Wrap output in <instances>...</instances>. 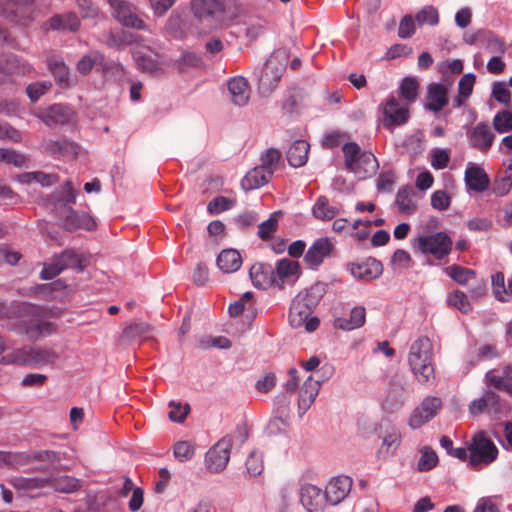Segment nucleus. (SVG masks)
I'll list each match as a JSON object with an SVG mask.
<instances>
[{"mask_svg":"<svg viewBox=\"0 0 512 512\" xmlns=\"http://www.w3.org/2000/svg\"><path fill=\"white\" fill-rule=\"evenodd\" d=\"M448 90L439 83H430L427 86V103L425 108L433 112H439L448 103Z\"/></svg>","mask_w":512,"mask_h":512,"instance_id":"23","label":"nucleus"},{"mask_svg":"<svg viewBox=\"0 0 512 512\" xmlns=\"http://www.w3.org/2000/svg\"><path fill=\"white\" fill-rule=\"evenodd\" d=\"M452 239L445 232H436L430 235H419L413 243L415 250L422 254H430L436 260H442L452 250Z\"/></svg>","mask_w":512,"mask_h":512,"instance_id":"6","label":"nucleus"},{"mask_svg":"<svg viewBox=\"0 0 512 512\" xmlns=\"http://www.w3.org/2000/svg\"><path fill=\"white\" fill-rule=\"evenodd\" d=\"M488 385L493 386L497 390H504L512 394V367L506 366L502 370V375H496L493 371H489L485 375Z\"/></svg>","mask_w":512,"mask_h":512,"instance_id":"38","label":"nucleus"},{"mask_svg":"<svg viewBox=\"0 0 512 512\" xmlns=\"http://www.w3.org/2000/svg\"><path fill=\"white\" fill-rule=\"evenodd\" d=\"M310 145L305 140L294 141L287 151V160L293 167L303 166L308 159Z\"/></svg>","mask_w":512,"mask_h":512,"instance_id":"35","label":"nucleus"},{"mask_svg":"<svg viewBox=\"0 0 512 512\" xmlns=\"http://www.w3.org/2000/svg\"><path fill=\"white\" fill-rule=\"evenodd\" d=\"M54 323L48 321H31L26 327V334L30 339H38L45 335H50L56 331Z\"/></svg>","mask_w":512,"mask_h":512,"instance_id":"45","label":"nucleus"},{"mask_svg":"<svg viewBox=\"0 0 512 512\" xmlns=\"http://www.w3.org/2000/svg\"><path fill=\"white\" fill-rule=\"evenodd\" d=\"M421 453L422 455L418 462V470L429 471L433 469L438 463L437 454L430 447H424Z\"/></svg>","mask_w":512,"mask_h":512,"instance_id":"60","label":"nucleus"},{"mask_svg":"<svg viewBox=\"0 0 512 512\" xmlns=\"http://www.w3.org/2000/svg\"><path fill=\"white\" fill-rule=\"evenodd\" d=\"M419 83L414 77H405L400 85V94L407 101V104L416 100L418 96Z\"/></svg>","mask_w":512,"mask_h":512,"instance_id":"52","label":"nucleus"},{"mask_svg":"<svg viewBox=\"0 0 512 512\" xmlns=\"http://www.w3.org/2000/svg\"><path fill=\"white\" fill-rule=\"evenodd\" d=\"M202 58L194 52H184L178 59L174 61V67L179 71L187 68H197L203 66Z\"/></svg>","mask_w":512,"mask_h":512,"instance_id":"51","label":"nucleus"},{"mask_svg":"<svg viewBox=\"0 0 512 512\" xmlns=\"http://www.w3.org/2000/svg\"><path fill=\"white\" fill-rule=\"evenodd\" d=\"M400 444V435L396 432L390 433L383 438V443L378 451L379 457L384 459L392 456Z\"/></svg>","mask_w":512,"mask_h":512,"instance_id":"54","label":"nucleus"},{"mask_svg":"<svg viewBox=\"0 0 512 512\" xmlns=\"http://www.w3.org/2000/svg\"><path fill=\"white\" fill-rule=\"evenodd\" d=\"M414 194L415 191L411 186H405L397 192L396 204L402 213L410 215L417 210V204L413 200Z\"/></svg>","mask_w":512,"mask_h":512,"instance_id":"41","label":"nucleus"},{"mask_svg":"<svg viewBox=\"0 0 512 512\" xmlns=\"http://www.w3.org/2000/svg\"><path fill=\"white\" fill-rule=\"evenodd\" d=\"M8 483L24 495H30L34 490L47 487V480L45 478H26L15 476L10 478Z\"/></svg>","mask_w":512,"mask_h":512,"instance_id":"34","label":"nucleus"},{"mask_svg":"<svg viewBox=\"0 0 512 512\" xmlns=\"http://www.w3.org/2000/svg\"><path fill=\"white\" fill-rule=\"evenodd\" d=\"M486 50L495 55H504L506 52V46L503 39L497 37L492 32L487 31L483 42Z\"/></svg>","mask_w":512,"mask_h":512,"instance_id":"56","label":"nucleus"},{"mask_svg":"<svg viewBox=\"0 0 512 512\" xmlns=\"http://www.w3.org/2000/svg\"><path fill=\"white\" fill-rule=\"evenodd\" d=\"M52 87L51 82H36L27 86L26 92L32 102H36L42 95Z\"/></svg>","mask_w":512,"mask_h":512,"instance_id":"64","label":"nucleus"},{"mask_svg":"<svg viewBox=\"0 0 512 512\" xmlns=\"http://www.w3.org/2000/svg\"><path fill=\"white\" fill-rule=\"evenodd\" d=\"M88 265L89 255L80 253L75 249H65L61 254L53 257L51 264L42 269L41 278L52 279L68 268L81 272Z\"/></svg>","mask_w":512,"mask_h":512,"instance_id":"4","label":"nucleus"},{"mask_svg":"<svg viewBox=\"0 0 512 512\" xmlns=\"http://www.w3.org/2000/svg\"><path fill=\"white\" fill-rule=\"evenodd\" d=\"M320 389V382L311 376L307 378L299 391L298 409L301 414L305 413L314 402Z\"/></svg>","mask_w":512,"mask_h":512,"instance_id":"27","label":"nucleus"},{"mask_svg":"<svg viewBox=\"0 0 512 512\" xmlns=\"http://www.w3.org/2000/svg\"><path fill=\"white\" fill-rule=\"evenodd\" d=\"M448 275L458 284L465 285L471 278L475 277V271L459 265H452L445 269Z\"/></svg>","mask_w":512,"mask_h":512,"instance_id":"55","label":"nucleus"},{"mask_svg":"<svg viewBox=\"0 0 512 512\" xmlns=\"http://www.w3.org/2000/svg\"><path fill=\"white\" fill-rule=\"evenodd\" d=\"M469 463L476 467L480 464L488 465L492 463L498 455V449L495 444L486 436L484 431L476 433L469 447Z\"/></svg>","mask_w":512,"mask_h":512,"instance_id":"7","label":"nucleus"},{"mask_svg":"<svg viewBox=\"0 0 512 512\" xmlns=\"http://www.w3.org/2000/svg\"><path fill=\"white\" fill-rule=\"evenodd\" d=\"M45 479L47 480V487H51L54 491L60 493H74L82 487L81 480L68 475Z\"/></svg>","mask_w":512,"mask_h":512,"instance_id":"33","label":"nucleus"},{"mask_svg":"<svg viewBox=\"0 0 512 512\" xmlns=\"http://www.w3.org/2000/svg\"><path fill=\"white\" fill-rule=\"evenodd\" d=\"M55 211L62 227L67 231H75L77 229L92 230L96 226L94 219L89 214H79L69 205L61 204L60 206H55Z\"/></svg>","mask_w":512,"mask_h":512,"instance_id":"9","label":"nucleus"},{"mask_svg":"<svg viewBox=\"0 0 512 512\" xmlns=\"http://www.w3.org/2000/svg\"><path fill=\"white\" fill-rule=\"evenodd\" d=\"M312 212L317 219L326 221L333 219L339 214V210L334 206H330L329 200L325 196H320L317 199Z\"/></svg>","mask_w":512,"mask_h":512,"instance_id":"44","label":"nucleus"},{"mask_svg":"<svg viewBox=\"0 0 512 512\" xmlns=\"http://www.w3.org/2000/svg\"><path fill=\"white\" fill-rule=\"evenodd\" d=\"M74 117V112L67 106L57 104L49 107L42 115V121L49 127L69 123Z\"/></svg>","mask_w":512,"mask_h":512,"instance_id":"22","label":"nucleus"},{"mask_svg":"<svg viewBox=\"0 0 512 512\" xmlns=\"http://www.w3.org/2000/svg\"><path fill=\"white\" fill-rule=\"evenodd\" d=\"M313 309L307 307V304L301 302L296 297L292 301L289 312V323L293 328L301 326L305 327L307 332L315 331L319 326V319L317 317H310Z\"/></svg>","mask_w":512,"mask_h":512,"instance_id":"12","label":"nucleus"},{"mask_svg":"<svg viewBox=\"0 0 512 512\" xmlns=\"http://www.w3.org/2000/svg\"><path fill=\"white\" fill-rule=\"evenodd\" d=\"M32 2L33 0H0V13L25 26L33 19Z\"/></svg>","mask_w":512,"mask_h":512,"instance_id":"11","label":"nucleus"},{"mask_svg":"<svg viewBox=\"0 0 512 512\" xmlns=\"http://www.w3.org/2000/svg\"><path fill=\"white\" fill-rule=\"evenodd\" d=\"M352 487V479L348 476L333 478L326 486L325 496L328 502L336 505L343 501L349 494Z\"/></svg>","mask_w":512,"mask_h":512,"instance_id":"17","label":"nucleus"},{"mask_svg":"<svg viewBox=\"0 0 512 512\" xmlns=\"http://www.w3.org/2000/svg\"><path fill=\"white\" fill-rule=\"evenodd\" d=\"M19 180L22 183H32L37 182L42 186H50L58 181V177L54 174H47L41 171L38 172H29L23 173L19 176Z\"/></svg>","mask_w":512,"mask_h":512,"instance_id":"50","label":"nucleus"},{"mask_svg":"<svg viewBox=\"0 0 512 512\" xmlns=\"http://www.w3.org/2000/svg\"><path fill=\"white\" fill-rule=\"evenodd\" d=\"M228 90L235 105L244 106L248 103L251 95V89L244 77L237 76L230 79L228 82Z\"/></svg>","mask_w":512,"mask_h":512,"instance_id":"25","label":"nucleus"},{"mask_svg":"<svg viewBox=\"0 0 512 512\" xmlns=\"http://www.w3.org/2000/svg\"><path fill=\"white\" fill-rule=\"evenodd\" d=\"M48 24L53 30L76 32L80 26L78 17L74 13L57 14L51 17Z\"/></svg>","mask_w":512,"mask_h":512,"instance_id":"39","label":"nucleus"},{"mask_svg":"<svg viewBox=\"0 0 512 512\" xmlns=\"http://www.w3.org/2000/svg\"><path fill=\"white\" fill-rule=\"evenodd\" d=\"M342 151L344 153V165L348 171L355 170V165L360 157L362 156V152L360 146L355 142L345 143L342 147Z\"/></svg>","mask_w":512,"mask_h":512,"instance_id":"48","label":"nucleus"},{"mask_svg":"<svg viewBox=\"0 0 512 512\" xmlns=\"http://www.w3.org/2000/svg\"><path fill=\"white\" fill-rule=\"evenodd\" d=\"M493 127L499 133L512 131V113L507 110L498 112L494 116Z\"/></svg>","mask_w":512,"mask_h":512,"instance_id":"57","label":"nucleus"},{"mask_svg":"<svg viewBox=\"0 0 512 512\" xmlns=\"http://www.w3.org/2000/svg\"><path fill=\"white\" fill-rule=\"evenodd\" d=\"M351 274L363 281H370L378 278L383 272L382 263L375 258H368L365 262L360 264H350Z\"/></svg>","mask_w":512,"mask_h":512,"instance_id":"18","label":"nucleus"},{"mask_svg":"<svg viewBox=\"0 0 512 512\" xmlns=\"http://www.w3.org/2000/svg\"><path fill=\"white\" fill-rule=\"evenodd\" d=\"M432 347V343L427 337L417 339L410 347L409 365L417 380L422 384H430L435 379Z\"/></svg>","mask_w":512,"mask_h":512,"instance_id":"2","label":"nucleus"},{"mask_svg":"<svg viewBox=\"0 0 512 512\" xmlns=\"http://www.w3.org/2000/svg\"><path fill=\"white\" fill-rule=\"evenodd\" d=\"M469 412L472 416L482 413L498 414L501 412V398L495 391L486 390L480 398L472 401Z\"/></svg>","mask_w":512,"mask_h":512,"instance_id":"14","label":"nucleus"},{"mask_svg":"<svg viewBox=\"0 0 512 512\" xmlns=\"http://www.w3.org/2000/svg\"><path fill=\"white\" fill-rule=\"evenodd\" d=\"M48 66L50 71L55 77V80L62 86V87H69V71L66 67L65 63L56 57H52L48 61Z\"/></svg>","mask_w":512,"mask_h":512,"instance_id":"46","label":"nucleus"},{"mask_svg":"<svg viewBox=\"0 0 512 512\" xmlns=\"http://www.w3.org/2000/svg\"><path fill=\"white\" fill-rule=\"evenodd\" d=\"M190 5L196 18H211L216 27L227 25L241 13V6L236 0H192Z\"/></svg>","mask_w":512,"mask_h":512,"instance_id":"1","label":"nucleus"},{"mask_svg":"<svg viewBox=\"0 0 512 512\" xmlns=\"http://www.w3.org/2000/svg\"><path fill=\"white\" fill-rule=\"evenodd\" d=\"M409 116L407 103H402L400 99L394 96L387 99L383 107V125L386 128L392 129L395 126L405 124Z\"/></svg>","mask_w":512,"mask_h":512,"instance_id":"13","label":"nucleus"},{"mask_svg":"<svg viewBox=\"0 0 512 512\" xmlns=\"http://www.w3.org/2000/svg\"><path fill=\"white\" fill-rule=\"evenodd\" d=\"M447 302H448L449 306L457 308L464 314H467L472 310L466 294L459 290H457L453 294H451L448 297Z\"/></svg>","mask_w":512,"mask_h":512,"instance_id":"59","label":"nucleus"},{"mask_svg":"<svg viewBox=\"0 0 512 512\" xmlns=\"http://www.w3.org/2000/svg\"><path fill=\"white\" fill-rule=\"evenodd\" d=\"M275 286L283 288L284 284L292 278H298L300 274V265L297 261L290 259H281L274 267Z\"/></svg>","mask_w":512,"mask_h":512,"instance_id":"21","label":"nucleus"},{"mask_svg":"<svg viewBox=\"0 0 512 512\" xmlns=\"http://www.w3.org/2000/svg\"><path fill=\"white\" fill-rule=\"evenodd\" d=\"M305 99V92L301 88H289L285 94V99L282 103V108L290 115L297 113L303 106Z\"/></svg>","mask_w":512,"mask_h":512,"instance_id":"40","label":"nucleus"},{"mask_svg":"<svg viewBox=\"0 0 512 512\" xmlns=\"http://www.w3.org/2000/svg\"><path fill=\"white\" fill-rule=\"evenodd\" d=\"M29 158L24 154L8 148H0V163L13 165L15 167L27 166Z\"/></svg>","mask_w":512,"mask_h":512,"instance_id":"49","label":"nucleus"},{"mask_svg":"<svg viewBox=\"0 0 512 512\" xmlns=\"http://www.w3.org/2000/svg\"><path fill=\"white\" fill-rule=\"evenodd\" d=\"M25 463L24 456L19 452L0 450V467L16 468Z\"/></svg>","mask_w":512,"mask_h":512,"instance_id":"58","label":"nucleus"},{"mask_svg":"<svg viewBox=\"0 0 512 512\" xmlns=\"http://www.w3.org/2000/svg\"><path fill=\"white\" fill-rule=\"evenodd\" d=\"M492 286L498 300L502 302L508 301V290L505 287V277L502 272H497L492 276Z\"/></svg>","mask_w":512,"mask_h":512,"instance_id":"63","label":"nucleus"},{"mask_svg":"<svg viewBox=\"0 0 512 512\" xmlns=\"http://www.w3.org/2000/svg\"><path fill=\"white\" fill-rule=\"evenodd\" d=\"M32 71V66L15 54L5 55L0 59V76L26 75Z\"/></svg>","mask_w":512,"mask_h":512,"instance_id":"19","label":"nucleus"},{"mask_svg":"<svg viewBox=\"0 0 512 512\" xmlns=\"http://www.w3.org/2000/svg\"><path fill=\"white\" fill-rule=\"evenodd\" d=\"M250 277L256 287L266 289L275 286L274 267L267 263H255L251 266Z\"/></svg>","mask_w":512,"mask_h":512,"instance_id":"20","label":"nucleus"},{"mask_svg":"<svg viewBox=\"0 0 512 512\" xmlns=\"http://www.w3.org/2000/svg\"><path fill=\"white\" fill-rule=\"evenodd\" d=\"M379 168L377 158L368 151H363L360 160L355 165V170L350 172L354 173L359 179L363 180L372 177L376 174Z\"/></svg>","mask_w":512,"mask_h":512,"instance_id":"29","label":"nucleus"},{"mask_svg":"<svg viewBox=\"0 0 512 512\" xmlns=\"http://www.w3.org/2000/svg\"><path fill=\"white\" fill-rule=\"evenodd\" d=\"M231 448L232 439L229 436H225L208 450L205 463L211 473H219L226 468L230 459Z\"/></svg>","mask_w":512,"mask_h":512,"instance_id":"10","label":"nucleus"},{"mask_svg":"<svg viewBox=\"0 0 512 512\" xmlns=\"http://www.w3.org/2000/svg\"><path fill=\"white\" fill-rule=\"evenodd\" d=\"M153 331V327L144 322L132 323L126 326L119 338L120 346H127L134 342L135 340L145 337L149 333Z\"/></svg>","mask_w":512,"mask_h":512,"instance_id":"30","label":"nucleus"},{"mask_svg":"<svg viewBox=\"0 0 512 512\" xmlns=\"http://www.w3.org/2000/svg\"><path fill=\"white\" fill-rule=\"evenodd\" d=\"M43 150L52 156H76L78 145L67 139L58 141L49 140L43 143Z\"/></svg>","mask_w":512,"mask_h":512,"instance_id":"32","label":"nucleus"},{"mask_svg":"<svg viewBox=\"0 0 512 512\" xmlns=\"http://www.w3.org/2000/svg\"><path fill=\"white\" fill-rule=\"evenodd\" d=\"M104 60V56L100 53H93L84 56L77 64L78 71L86 75L91 72L95 65H100Z\"/></svg>","mask_w":512,"mask_h":512,"instance_id":"61","label":"nucleus"},{"mask_svg":"<svg viewBox=\"0 0 512 512\" xmlns=\"http://www.w3.org/2000/svg\"><path fill=\"white\" fill-rule=\"evenodd\" d=\"M169 407L171 410L168 417L173 422L182 423L190 412V406L188 404L182 405L181 403L171 401Z\"/></svg>","mask_w":512,"mask_h":512,"instance_id":"62","label":"nucleus"},{"mask_svg":"<svg viewBox=\"0 0 512 512\" xmlns=\"http://www.w3.org/2000/svg\"><path fill=\"white\" fill-rule=\"evenodd\" d=\"M138 39L139 36L125 30L117 32L110 31L106 36L105 43L111 48H120L122 46L131 45L137 42Z\"/></svg>","mask_w":512,"mask_h":512,"instance_id":"43","label":"nucleus"},{"mask_svg":"<svg viewBox=\"0 0 512 512\" xmlns=\"http://www.w3.org/2000/svg\"><path fill=\"white\" fill-rule=\"evenodd\" d=\"M278 403L281 404V410L278 409L279 416L272 418L267 425V432L269 435H278L287 430L288 423V401L285 395L278 397Z\"/></svg>","mask_w":512,"mask_h":512,"instance_id":"31","label":"nucleus"},{"mask_svg":"<svg viewBox=\"0 0 512 512\" xmlns=\"http://www.w3.org/2000/svg\"><path fill=\"white\" fill-rule=\"evenodd\" d=\"M326 293L325 284L317 282L310 288L300 292L296 298L314 309Z\"/></svg>","mask_w":512,"mask_h":512,"instance_id":"42","label":"nucleus"},{"mask_svg":"<svg viewBox=\"0 0 512 512\" xmlns=\"http://www.w3.org/2000/svg\"><path fill=\"white\" fill-rule=\"evenodd\" d=\"M332 244L328 238L316 240L304 256V261L311 267H318L326 256L330 254Z\"/></svg>","mask_w":512,"mask_h":512,"instance_id":"24","label":"nucleus"},{"mask_svg":"<svg viewBox=\"0 0 512 512\" xmlns=\"http://www.w3.org/2000/svg\"><path fill=\"white\" fill-rule=\"evenodd\" d=\"M286 60L283 53L276 52L266 61L258 83L261 95L268 96L275 90L286 69Z\"/></svg>","mask_w":512,"mask_h":512,"instance_id":"5","label":"nucleus"},{"mask_svg":"<svg viewBox=\"0 0 512 512\" xmlns=\"http://www.w3.org/2000/svg\"><path fill=\"white\" fill-rule=\"evenodd\" d=\"M282 214V211L273 212L268 220L258 225L257 235L260 239L266 241L272 237V235L277 231L278 221Z\"/></svg>","mask_w":512,"mask_h":512,"instance_id":"47","label":"nucleus"},{"mask_svg":"<svg viewBox=\"0 0 512 512\" xmlns=\"http://www.w3.org/2000/svg\"><path fill=\"white\" fill-rule=\"evenodd\" d=\"M366 319L364 307H355L350 313L349 319L339 317L334 320V327L341 330H353L363 326Z\"/></svg>","mask_w":512,"mask_h":512,"instance_id":"37","label":"nucleus"},{"mask_svg":"<svg viewBox=\"0 0 512 512\" xmlns=\"http://www.w3.org/2000/svg\"><path fill=\"white\" fill-rule=\"evenodd\" d=\"M58 354L51 348L39 346H24L2 356L0 362L4 365L41 367L53 364Z\"/></svg>","mask_w":512,"mask_h":512,"instance_id":"3","label":"nucleus"},{"mask_svg":"<svg viewBox=\"0 0 512 512\" xmlns=\"http://www.w3.org/2000/svg\"><path fill=\"white\" fill-rule=\"evenodd\" d=\"M300 500L308 512H324L326 507V496L322 490L315 485H305L301 489Z\"/></svg>","mask_w":512,"mask_h":512,"instance_id":"15","label":"nucleus"},{"mask_svg":"<svg viewBox=\"0 0 512 512\" xmlns=\"http://www.w3.org/2000/svg\"><path fill=\"white\" fill-rule=\"evenodd\" d=\"M467 136L470 146L483 153L491 148L495 138L489 124L485 122L478 123L467 133Z\"/></svg>","mask_w":512,"mask_h":512,"instance_id":"16","label":"nucleus"},{"mask_svg":"<svg viewBox=\"0 0 512 512\" xmlns=\"http://www.w3.org/2000/svg\"><path fill=\"white\" fill-rule=\"evenodd\" d=\"M415 20L420 26L425 24L435 26L439 22L438 10L431 5L424 6L416 14Z\"/></svg>","mask_w":512,"mask_h":512,"instance_id":"53","label":"nucleus"},{"mask_svg":"<svg viewBox=\"0 0 512 512\" xmlns=\"http://www.w3.org/2000/svg\"><path fill=\"white\" fill-rule=\"evenodd\" d=\"M466 185L473 191L483 192L490 184L486 172L477 165H470L465 171Z\"/></svg>","mask_w":512,"mask_h":512,"instance_id":"28","label":"nucleus"},{"mask_svg":"<svg viewBox=\"0 0 512 512\" xmlns=\"http://www.w3.org/2000/svg\"><path fill=\"white\" fill-rule=\"evenodd\" d=\"M241 264V255L235 249H225L217 257V266L224 273L237 271Z\"/></svg>","mask_w":512,"mask_h":512,"instance_id":"36","label":"nucleus"},{"mask_svg":"<svg viewBox=\"0 0 512 512\" xmlns=\"http://www.w3.org/2000/svg\"><path fill=\"white\" fill-rule=\"evenodd\" d=\"M113 17L124 27L148 30V25L140 17L138 7L127 0H107Z\"/></svg>","mask_w":512,"mask_h":512,"instance_id":"8","label":"nucleus"},{"mask_svg":"<svg viewBox=\"0 0 512 512\" xmlns=\"http://www.w3.org/2000/svg\"><path fill=\"white\" fill-rule=\"evenodd\" d=\"M273 175V170H266L261 165L250 170L241 180V186L249 191L257 189L269 182Z\"/></svg>","mask_w":512,"mask_h":512,"instance_id":"26","label":"nucleus"}]
</instances>
